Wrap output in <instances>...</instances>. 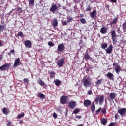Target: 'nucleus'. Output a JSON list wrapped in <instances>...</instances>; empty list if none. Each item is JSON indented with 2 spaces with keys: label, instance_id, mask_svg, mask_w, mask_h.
Wrapping results in <instances>:
<instances>
[{
  "label": "nucleus",
  "instance_id": "obj_53",
  "mask_svg": "<svg viewBox=\"0 0 126 126\" xmlns=\"http://www.w3.org/2000/svg\"><path fill=\"white\" fill-rule=\"evenodd\" d=\"M2 40H0V47H2Z\"/></svg>",
  "mask_w": 126,
  "mask_h": 126
},
{
  "label": "nucleus",
  "instance_id": "obj_21",
  "mask_svg": "<svg viewBox=\"0 0 126 126\" xmlns=\"http://www.w3.org/2000/svg\"><path fill=\"white\" fill-rule=\"evenodd\" d=\"M29 5L31 8H32L34 6V3H35V0H28Z\"/></svg>",
  "mask_w": 126,
  "mask_h": 126
},
{
  "label": "nucleus",
  "instance_id": "obj_45",
  "mask_svg": "<svg viewBox=\"0 0 126 126\" xmlns=\"http://www.w3.org/2000/svg\"><path fill=\"white\" fill-rule=\"evenodd\" d=\"M53 117L54 119H57V118H58V115H57V114L54 112L53 113Z\"/></svg>",
  "mask_w": 126,
  "mask_h": 126
},
{
  "label": "nucleus",
  "instance_id": "obj_30",
  "mask_svg": "<svg viewBox=\"0 0 126 126\" xmlns=\"http://www.w3.org/2000/svg\"><path fill=\"white\" fill-rule=\"evenodd\" d=\"M122 29L124 32L126 31V21L122 24Z\"/></svg>",
  "mask_w": 126,
  "mask_h": 126
},
{
  "label": "nucleus",
  "instance_id": "obj_26",
  "mask_svg": "<svg viewBox=\"0 0 126 126\" xmlns=\"http://www.w3.org/2000/svg\"><path fill=\"white\" fill-rule=\"evenodd\" d=\"M52 26L53 27H56V26H58V21L57 19H54L52 21Z\"/></svg>",
  "mask_w": 126,
  "mask_h": 126
},
{
  "label": "nucleus",
  "instance_id": "obj_2",
  "mask_svg": "<svg viewBox=\"0 0 126 126\" xmlns=\"http://www.w3.org/2000/svg\"><path fill=\"white\" fill-rule=\"evenodd\" d=\"M104 96L103 95H100L99 97V96H96L94 100L95 104L98 105L99 103V105H103V103H104Z\"/></svg>",
  "mask_w": 126,
  "mask_h": 126
},
{
  "label": "nucleus",
  "instance_id": "obj_33",
  "mask_svg": "<svg viewBox=\"0 0 126 126\" xmlns=\"http://www.w3.org/2000/svg\"><path fill=\"white\" fill-rule=\"evenodd\" d=\"M23 82L25 85H28L29 83V80L28 79L24 78L23 79Z\"/></svg>",
  "mask_w": 126,
  "mask_h": 126
},
{
  "label": "nucleus",
  "instance_id": "obj_42",
  "mask_svg": "<svg viewBox=\"0 0 126 126\" xmlns=\"http://www.w3.org/2000/svg\"><path fill=\"white\" fill-rule=\"evenodd\" d=\"M48 45L50 46V47H54V46H55V45L54 44V43L51 41L48 42Z\"/></svg>",
  "mask_w": 126,
  "mask_h": 126
},
{
  "label": "nucleus",
  "instance_id": "obj_64",
  "mask_svg": "<svg viewBox=\"0 0 126 126\" xmlns=\"http://www.w3.org/2000/svg\"><path fill=\"white\" fill-rule=\"evenodd\" d=\"M124 71H125V73H126V70L125 69Z\"/></svg>",
  "mask_w": 126,
  "mask_h": 126
},
{
  "label": "nucleus",
  "instance_id": "obj_28",
  "mask_svg": "<svg viewBox=\"0 0 126 126\" xmlns=\"http://www.w3.org/2000/svg\"><path fill=\"white\" fill-rule=\"evenodd\" d=\"M101 122L102 124V125H104V126L107 124V123H108V119L105 118H103L101 120Z\"/></svg>",
  "mask_w": 126,
  "mask_h": 126
},
{
  "label": "nucleus",
  "instance_id": "obj_39",
  "mask_svg": "<svg viewBox=\"0 0 126 126\" xmlns=\"http://www.w3.org/2000/svg\"><path fill=\"white\" fill-rule=\"evenodd\" d=\"M17 36H18V37H22V36H23V32H22L20 31V32H19L18 33Z\"/></svg>",
  "mask_w": 126,
  "mask_h": 126
},
{
  "label": "nucleus",
  "instance_id": "obj_55",
  "mask_svg": "<svg viewBox=\"0 0 126 126\" xmlns=\"http://www.w3.org/2000/svg\"><path fill=\"white\" fill-rule=\"evenodd\" d=\"M2 59H3V57L2 56V55H1L0 57V60L2 61Z\"/></svg>",
  "mask_w": 126,
  "mask_h": 126
},
{
  "label": "nucleus",
  "instance_id": "obj_24",
  "mask_svg": "<svg viewBox=\"0 0 126 126\" xmlns=\"http://www.w3.org/2000/svg\"><path fill=\"white\" fill-rule=\"evenodd\" d=\"M118 21V17H116L112 21L110 22V25L112 26L113 24H116L117 23V22Z\"/></svg>",
  "mask_w": 126,
  "mask_h": 126
},
{
  "label": "nucleus",
  "instance_id": "obj_62",
  "mask_svg": "<svg viewBox=\"0 0 126 126\" xmlns=\"http://www.w3.org/2000/svg\"><path fill=\"white\" fill-rule=\"evenodd\" d=\"M7 54H8V55H9V56H11V54L10 53H9V52H8L7 53Z\"/></svg>",
  "mask_w": 126,
  "mask_h": 126
},
{
  "label": "nucleus",
  "instance_id": "obj_25",
  "mask_svg": "<svg viewBox=\"0 0 126 126\" xmlns=\"http://www.w3.org/2000/svg\"><path fill=\"white\" fill-rule=\"evenodd\" d=\"M2 112L4 115H8L9 113V110L8 109H7V108L4 107L3 108Z\"/></svg>",
  "mask_w": 126,
  "mask_h": 126
},
{
  "label": "nucleus",
  "instance_id": "obj_61",
  "mask_svg": "<svg viewBox=\"0 0 126 126\" xmlns=\"http://www.w3.org/2000/svg\"><path fill=\"white\" fill-rule=\"evenodd\" d=\"M13 10H14V9H12V10H11V11L9 12V14H10L11 13V12H12V11H13Z\"/></svg>",
  "mask_w": 126,
  "mask_h": 126
},
{
  "label": "nucleus",
  "instance_id": "obj_32",
  "mask_svg": "<svg viewBox=\"0 0 126 126\" xmlns=\"http://www.w3.org/2000/svg\"><path fill=\"white\" fill-rule=\"evenodd\" d=\"M108 47V44L106 43H103L101 44L102 49H105L106 48Z\"/></svg>",
  "mask_w": 126,
  "mask_h": 126
},
{
  "label": "nucleus",
  "instance_id": "obj_31",
  "mask_svg": "<svg viewBox=\"0 0 126 126\" xmlns=\"http://www.w3.org/2000/svg\"><path fill=\"white\" fill-rule=\"evenodd\" d=\"M49 74L51 78H54V77H55V75H56V73H55V72L51 71L49 73Z\"/></svg>",
  "mask_w": 126,
  "mask_h": 126
},
{
  "label": "nucleus",
  "instance_id": "obj_9",
  "mask_svg": "<svg viewBox=\"0 0 126 126\" xmlns=\"http://www.w3.org/2000/svg\"><path fill=\"white\" fill-rule=\"evenodd\" d=\"M65 50V46L63 43H61L58 46L57 51L60 52H63Z\"/></svg>",
  "mask_w": 126,
  "mask_h": 126
},
{
  "label": "nucleus",
  "instance_id": "obj_58",
  "mask_svg": "<svg viewBox=\"0 0 126 126\" xmlns=\"http://www.w3.org/2000/svg\"><path fill=\"white\" fill-rule=\"evenodd\" d=\"M105 7H106L107 9H109V8H110V6L108 5H106Z\"/></svg>",
  "mask_w": 126,
  "mask_h": 126
},
{
  "label": "nucleus",
  "instance_id": "obj_36",
  "mask_svg": "<svg viewBox=\"0 0 126 126\" xmlns=\"http://www.w3.org/2000/svg\"><path fill=\"white\" fill-rule=\"evenodd\" d=\"M102 79L98 80L95 84V86H99L102 83Z\"/></svg>",
  "mask_w": 126,
  "mask_h": 126
},
{
  "label": "nucleus",
  "instance_id": "obj_63",
  "mask_svg": "<svg viewBox=\"0 0 126 126\" xmlns=\"http://www.w3.org/2000/svg\"><path fill=\"white\" fill-rule=\"evenodd\" d=\"M65 114L66 115V116H67V112L65 113Z\"/></svg>",
  "mask_w": 126,
  "mask_h": 126
},
{
  "label": "nucleus",
  "instance_id": "obj_16",
  "mask_svg": "<svg viewBox=\"0 0 126 126\" xmlns=\"http://www.w3.org/2000/svg\"><path fill=\"white\" fill-rule=\"evenodd\" d=\"M37 83L43 87H46V86H47V85L45 83V82H44V81H43V80L40 78H39L38 80H37Z\"/></svg>",
  "mask_w": 126,
  "mask_h": 126
},
{
  "label": "nucleus",
  "instance_id": "obj_59",
  "mask_svg": "<svg viewBox=\"0 0 126 126\" xmlns=\"http://www.w3.org/2000/svg\"><path fill=\"white\" fill-rule=\"evenodd\" d=\"M75 126H83V125H82V124H79L78 125H76Z\"/></svg>",
  "mask_w": 126,
  "mask_h": 126
},
{
  "label": "nucleus",
  "instance_id": "obj_38",
  "mask_svg": "<svg viewBox=\"0 0 126 126\" xmlns=\"http://www.w3.org/2000/svg\"><path fill=\"white\" fill-rule=\"evenodd\" d=\"M79 111H80L79 109L78 108L75 109L73 111V114H78V113H79Z\"/></svg>",
  "mask_w": 126,
  "mask_h": 126
},
{
  "label": "nucleus",
  "instance_id": "obj_54",
  "mask_svg": "<svg viewBox=\"0 0 126 126\" xmlns=\"http://www.w3.org/2000/svg\"><path fill=\"white\" fill-rule=\"evenodd\" d=\"M119 118V115H118L117 114L115 115V119L117 120Z\"/></svg>",
  "mask_w": 126,
  "mask_h": 126
},
{
  "label": "nucleus",
  "instance_id": "obj_6",
  "mask_svg": "<svg viewBox=\"0 0 126 126\" xmlns=\"http://www.w3.org/2000/svg\"><path fill=\"white\" fill-rule=\"evenodd\" d=\"M84 86L86 88L87 87H89L91 85V81H90V79L87 78L83 80Z\"/></svg>",
  "mask_w": 126,
  "mask_h": 126
},
{
  "label": "nucleus",
  "instance_id": "obj_22",
  "mask_svg": "<svg viewBox=\"0 0 126 126\" xmlns=\"http://www.w3.org/2000/svg\"><path fill=\"white\" fill-rule=\"evenodd\" d=\"M91 110L92 113H94V112H95V110H96V107L95 106V103L94 102L92 103L91 106Z\"/></svg>",
  "mask_w": 126,
  "mask_h": 126
},
{
  "label": "nucleus",
  "instance_id": "obj_15",
  "mask_svg": "<svg viewBox=\"0 0 126 126\" xmlns=\"http://www.w3.org/2000/svg\"><path fill=\"white\" fill-rule=\"evenodd\" d=\"M25 46L26 48H32V42L30 40H26Z\"/></svg>",
  "mask_w": 126,
  "mask_h": 126
},
{
  "label": "nucleus",
  "instance_id": "obj_43",
  "mask_svg": "<svg viewBox=\"0 0 126 126\" xmlns=\"http://www.w3.org/2000/svg\"><path fill=\"white\" fill-rule=\"evenodd\" d=\"M86 11H91V7L90 5L88 6V7L86 9Z\"/></svg>",
  "mask_w": 126,
  "mask_h": 126
},
{
  "label": "nucleus",
  "instance_id": "obj_37",
  "mask_svg": "<svg viewBox=\"0 0 126 126\" xmlns=\"http://www.w3.org/2000/svg\"><path fill=\"white\" fill-rule=\"evenodd\" d=\"M80 22H81V23H82L83 24H85V23H86V20H85V19L82 18L80 19Z\"/></svg>",
  "mask_w": 126,
  "mask_h": 126
},
{
  "label": "nucleus",
  "instance_id": "obj_17",
  "mask_svg": "<svg viewBox=\"0 0 126 126\" xmlns=\"http://www.w3.org/2000/svg\"><path fill=\"white\" fill-rule=\"evenodd\" d=\"M21 63H20V59L19 58H17L15 60V62L14 63V67H16V66H18L19 65H20Z\"/></svg>",
  "mask_w": 126,
  "mask_h": 126
},
{
  "label": "nucleus",
  "instance_id": "obj_60",
  "mask_svg": "<svg viewBox=\"0 0 126 126\" xmlns=\"http://www.w3.org/2000/svg\"><path fill=\"white\" fill-rule=\"evenodd\" d=\"M22 123H23V121H20V122H19V124H20V125H21V124H22Z\"/></svg>",
  "mask_w": 126,
  "mask_h": 126
},
{
  "label": "nucleus",
  "instance_id": "obj_12",
  "mask_svg": "<svg viewBox=\"0 0 126 126\" xmlns=\"http://www.w3.org/2000/svg\"><path fill=\"white\" fill-rule=\"evenodd\" d=\"M118 112L119 114H120L121 115V116H122V117H123V116H125L126 115V108L120 109L118 110Z\"/></svg>",
  "mask_w": 126,
  "mask_h": 126
},
{
  "label": "nucleus",
  "instance_id": "obj_18",
  "mask_svg": "<svg viewBox=\"0 0 126 126\" xmlns=\"http://www.w3.org/2000/svg\"><path fill=\"white\" fill-rule=\"evenodd\" d=\"M84 105L85 106V107H89V106L91 105V101L88 99H86L84 100Z\"/></svg>",
  "mask_w": 126,
  "mask_h": 126
},
{
  "label": "nucleus",
  "instance_id": "obj_8",
  "mask_svg": "<svg viewBox=\"0 0 126 126\" xmlns=\"http://www.w3.org/2000/svg\"><path fill=\"white\" fill-rule=\"evenodd\" d=\"M57 65L59 67H62L64 64V59L63 58H61L59 59L57 62Z\"/></svg>",
  "mask_w": 126,
  "mask_h": 126
},
{
  "label": "nucleus",
  "instance_id": "obj_57",
  "mask_svg": "<svg viewBox=\"0 0 126 126\" xmlns=\"http://www.w3.org/2000/svg\"><path fill=\"white\" fill-rule=\"evenodd\" d=\"M120 32H121V31L120 30V28H118L117 31V33H120Z\"/></svg>",
  "mask_w": 126,
  "mask_h": 126
},
{
  "label": "nucleus",
  "instance_id": "obj_44",
  "mask_svg": "<svg viewBox=\"0 0 126 126\" xmlns=\"http://www.w3.org/2000/svg\"><path fill=\"white\" fill-rule=\"evenodd\" d=\"M17 11H19V12H22V9L20 7H18L17 8Z\"/></svg>",
  "mask_w": 126,
  "mask_h": 126
},
{
  "label": "nucleus",
  "instance_id": "obj_50",
  "mask_svg": "<svg viewBox=\"0 0 126 126\" xmlns=\"http://www.w3.org/2000/svg\"><path fill=\"white\" fill-rule=\"evenodd\" d=\"M76 118L77 119H81V118H82V116H81V115H77L76 116Z\"/></svg>",
  "mask_w": 126,
  "mask_h": 126
},
{
  "label": "nucleus",
  "instance_id": "obj_7",
  "mask_svg": "<svg viewBox=\"0 0 126 126\" xmlns=\"http://www.w3.org/2000/svg\"><path fill=\"white\" fill-rule=\"evenodd\" d=\"M58 7H61V5H59V6H57L56 4H54L50 9V11H51L53 13H55V12H58Z\"/></svg>",
  "mask_w": 126,
  "mask_h": 126
},
{
  "label": "nucleus",
  "instance_id": "obj_5",
  "mask_svg": "<svg viewBox=\"0 0 126 126\" xmlns=\"http://www.w3.org/2000/svg\"><path fill=\"white\" fill-rule=\"evenodd\" d=\"M67 100H68V97L63 95L60 98V103H61L62 105H65L67 104Z\"/></svg>",
  "mask_w": 126,
  "mask_h": 126
},
{
  "label": "nucleus",
  "instance_id": "obj_29",
  "mask_svg": "<svg viewBox=\"0 0 126 126\" xmlns=\"http://www.w3.org/2000/svg\"><path fill=\"white\" fill-rule=\"evenodd\" d=\"M38 97L40 99H45V94L42 93H39Z\"/></svg>",
  "mask_w": 126,
  "mask_h": 126
},
{
  "label": "nucleus",
  "instance_id": "obj_49",
  "mask_svg": "<svg viewBox=\"0 0 126 126\" xmlns=\"http://www.w3.org/2000/svg\"><path fill=\"white\" fill-rule=\"evenodd\" d=\"M115 126V123H114L113 122H111L109 125L108 126Z\"/></svg>",
  "mask_w": 126,
  "mask_h": 126
},
{
  "label": "nucleus",
  "instance_id": "obj_34",
  "mask_svg": "<svg viewBox=\"0 0 126 126\" xmlns=\"http://www.w3.org/2000/svg\"><path fill=\"white\" fill-rule=\"evenodd\" d=\"M24 112H22L21 113H20L18 116H17V118L18 119H21V118H23V117H24Z\"/></svg>",
  "mask_w": 126,
  "mask_h": 126
},
{
  "label": "nucleus",
  "instance_id": "obj_46",
  "mask_svg": "<svg viewBox=\"0 0 126 126\" xmlns=\"http://www.w3.org/2000/svg\"><path fill=\"white\" fill-rule=\"evenodd\" d=\"M7 125L8 126H12V122H11V121H9L7 123Z\"/></svg>",
  "mask_w": 126,
  "mask_h": 126
},
{
  "label": "nucleus",
  "instance_id": "obj_41",
  "mask_svg": "<svg viewBox=\"0 0 126 126\" xmlns=\"http://www.w3.org/2000/svg\"><path fill=\"white\" fill-rule=\"evenodd\" d=\"M101 113H102V114H106V113H107V110H106L105 108H103L102 109Z\"/></svg>",
  "mask_w": 126,
  "mask_h": 126
},
{
  "label": "nucleus",
  "instance_id": "obj_52",
  "mask_svg": "<svg viewBox=\"0 0 126 126\" xmlns=\"http://www.w3.org/2000/svg\"><path fill=\"white\" fill-rule=\"evenodd\" d=\"M15 51H14V50H11H11H10V53H11V54H14V53H15Z\"/></svg>",
  "mask_w": 126,
  "mask_h": 126
},
{
  "label": "nucleus",
  "instance_id": "obj_14",
  "mask_svg": "<svg viewBox=\"0 0 126 126\" xmlns=\"http://www.w3.org/2000/svg\"><path fill=\"white\" fill-rule=\"evenodd\" d=\"M106 76H107L108 78H109L110 80H112V81L115 80V76L114 75V74L111 72H108Z\"/></svg>",
  "mask_w": 126,
  "mask_h": 126
},
{
  "label": "nucleus",
  "instance_id": "obj_1",
  "mask_svg": "<svg viewBox=\"0 0 126 126\" xmlns=\"http://www.w3.org/2000/svg\"><path fill=\"white\" fill-rule=\"evenodd\" d=\"M110 34L111 35L113 45H116L117 43H118V38H117L116 31L113 30L112 32L110 33Z\"/></svg>",
  "mask_w": 126,
  "mask_h": 126
},
{
  "label": "nucleus",
  "instance_id": "obj_13",
  "mask_svg": "<svg viewBox=\"0 0 126 126\" xmlns=\"http://www.w3.org/2000/svg\"><path fill=\"white\" fill-rule=\"evenodd\" d=\"M113 51V45L112 44H110L108 48L105 49V52L107 53V54H111L112 51Z\"/></svg>",
  "mask_w": 126,
  "mask_h": 126
},
{
  "label": "nucleus",
  "instance_id": "obj_4",
  "mask_svg": "<svg viewBox=\"0 0 126 126\" xmlns=\"http://www.w3.org/2000/svg\"><path fill=\"white\" fill-rule=\"evenodd\" d=\"M10 66V63H5L3 65L0 66V70H1V71H6V70H8V68H9Z\"/></svg>",
  "mask_w": 126,
  "mask_h": 126
},
{
  "label": "nucleus",
  "instance_id": "obj_35",
  "mask_svg": "<svg viewBox=\"0 0 126 126\" xmlns=\"http://www.w3.org/2000/svg\"><path fill=\"white\" fill-rule=\"evenodd\" d=\"M4 30H5V26L0 25V32H1V31H4Z\"/></svg>",
  "mask_w": 126,
  "mask_h": 126
},
{
  "label": "nucleus",
  "instance_id": "obj_19",
  "mask_svg": "<svg viewBox=\"0 0 126 126\" xmlns=\"http://www.w3.org/2000/svg\"><path fill=\"white\" fill-rule=\"evenodd\" d=\"M108 28H106V27H102L100 30V32L101 34H106V33H107V30Z\"/></svg>",
  "mask_w": 126,
  "mask_h": 126
},
{
  "label": "nucleus",
  "instance_id": "obj_11",
  "mask_svg": "<svg viewBox=\"0 0 126 126\" xmlns=\"http://www.w3.org/2000/svg\"><path fill=\"white\" fill-rule=\"evenodd\" d=\"M90 15L92 19H96L97 18V11L93 10L90 13Z\"/></svg>",
  "mask_w": 126,
  "mask_h": 126
},
{
  "label": "nucleus",
  "instance_id": "obj_10",
  "mask_svg": "<svg viewBox=\"0 0 126 126\" xmlns=\"http://www.w3.org/2000/svg\"><path fill=\"white\" fill-rule=\"evenodd\" d=\"M76 107V102L75 101H70L68 103V107L73 110Z\"/></svg>",
  "mask_w": 126,
  "mask_h": 126
},
{
  "label": "nucleus",
  "instance_id": "obj_27",
  "mask_svg": "<svg viewBox=\"0 0 126 126\" xmlns=\"http://www.w3.org/2000/svg\"><path fill=\"white\" fill-rule=\"evenodd\" d=\"M54 83L57 86H60V85H61V83H62V82H61V81H60L59 79H56L54 80Z\"/></svg>",
  "mask_w": 126,
  "mask_h": 126
},
{
  "label": "nucleus",
  "instance_id": "obj_51",
  "mask_svg": "<svg viewBox=\"0 0 126 126\" xmlns=\"http://www.w3.org/2000/svg\"><path fill=\"white\" fill-rule=\"evenodd\" d=\"M111 2L116 3V2H117V0H111Z\"/></svg>",
  "mask_w": 126,
  "mask_h": 126
},
{
  "label": "nucleus",
  "instance_id": "obj_56",
  "mask_svg": "<svg viewBox=\"0 0 126 126\" xmlns=\"http://www.w3.org/2000/svg\"><path fill=\"white\" fill-rule=\"evenodd\" d=\"M68 20L69 21H71V20H72V18H71V17H69V18H68Z\"/></svg>",
  "mask_w": 126,
  "mask_h": 126
},
{
  "label": "nucleus",
  "instance_id": "obj_48",
  "mask_svg": "<svg viewBox=\"0 0 126 126\" xmlns=\"http://www.w3.org/2000/svg\"><path fill=\"white\" fill-rule=\"evenodd\" d=\"M88 94L89 95H91V94H92V91H91V90H90L89 91H88Z\"/></svg>",
  "mask_w": 126,
  "mask_h": 126
},
{
  "label": "nucleus",
  "instance_id": "obj_23",
  "mask_svg": "<svg viewBox=\"0 0 126 126\" xmlns=\"http://www.w3.org/2000/svg\"><path fill=\"white\" fill-rule=\"evenodd\" d=\"M83 59H84V60H90V61L92 60V58L90 57V56H89V54L87 53H85Z\"/></svg>",
  "mask_w": 126,
  "mask_h": 126
},
{
  "label": "nucleus",
  "instance_id": "obj_47",
  "mask_svg": "<svg viewBox=\"0 0 126 126\" xmlns=\"http://www.w3.org/2000/svg\"><path fill=\"white\" fill-rule=\"evenodd\" d=\"M62 24L63 25H67V22H66V21H64L62 22Z\"/></svg>",
  "mask_w": 126,
  "mask_h": 126
},
{
  "label": "nucleus",
  "instance_id": "obj_3",
  "mask_svg": "<svg viewBox=\"0 0 126 126\" xmlns=\"http://www.w3.org/2000/svg\"><path fill=\"white\" fill-rule=\"evenodd\" d=\"M113 67H115L114 70L117 74H120V72L122 71V68L117 63H113Z\"/></svg>",
  "mask_w": 126,
  "mask_h": 126
},
{
  "label": "nucleus",
  "instance_id": "obj_40",
  "mask_svg": "<svg viewBox=\"0 0 126 126\" xmlns=\"http://www.w3.org/2000/svg\"><path fill=\"white\" fill-rule=\"evenodd\" d=\"M101 109L102 108L101 107H100L98 108V109L96 111V112H95L96 115H99V114L100 113V112H101Z\"/></svg>",
  "mask_w": 126,
  "mask_h": 126
},
{
  "label": "nucleus",
  "instance_id": "obj_20",
  "mask_svg": "<svg viewBox=\"0 0 126 126\" xmlns=\"http://www.w3.org/2000/svg\"><path fill=\"white\" fill-rule=\"evenodd\" d=\"M109 97L111 100H114L117 97V94L115 93H111L109 94Z\"/></svg>",
  "mask_w": 126,
  "mask_h": 126
}]
</instances>
